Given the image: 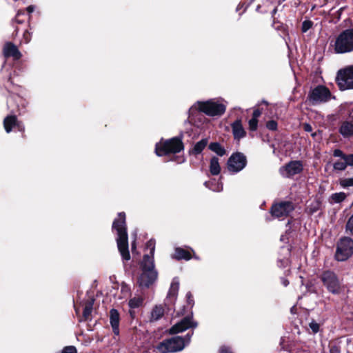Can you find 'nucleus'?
Listing matches in <instances>:
<instances>
[{"label": "nucleus", "mask_w": 353, "mask_h": 353, "mask_svg": "<svg viewBox=\"0 0 353 353\" xmlns=\"http://www.w3.org/2000/svg\"><path fill=\"white\" fill-rule=\"evenodd\" d=\"M246 165V158L241 153L233 154L228 161V170L236 173L243 170Z\"/></svg>", "instance_id": "12"}, {"label": "nucleus", "mask_w": 353, "mask_h": 353, "mask_svg": "<svg viewBox=\"0 0 353 353\" xmlns=\"http://www.w3.org/2000/svg\"><path fill=\"white\" fill-rule=\"evenodd\" d=\"M331 98L330 90L323 85H319L312 90L308 95V99L312 105L325 103Z\"/></svg>", "instance_id": "10"}, {"label": "nucleus", "mask_w": 353, "mask_h": 353, "mask_svg": "<svg viewBox=\"0 0 353 353\" xmlns=\"http://www.w3.org/2000/svg\"><path fill=\"white\" fill-rule=\"evenodd\" d=\"M163 307L161 305H156L151 312V320L157 321L163 316Z\"/></svg>", "instance_id": "24"}, {"label": "nucleus", "mask_w": 353, "mask_h": 353, "mask_svg": "<svg viewBox=\"0 0 353 353\" xmlns=\"http://www.w3.org/2000/svg\"><path fill=\"white\" fill-rule=\"evenodd\" d=\"M112 228L117 232V243L122 259L125 261L130 260V254L128 250V239L125 226V213H119L118 217L113 222Z\"/></svg>", "instance_id": "1"}, {"label": "nucleus", "mask_w": 353, "mask_h": 353, "mask_svg": "<svg viewBox=\"0 0 353 353\" xmlns=\"http://www.w3.org/2000/svg\"><path fill=\"white\" fill-rule=\"evenodd\" d=\"M3 125L7 133L10 132L12 128L16 125L19 127L20 130H23V128H21L19 123L17 122V117L14 115L6 117L3 120Z\"/></svg>", "instance_id": "19"}, {"label": "nucleus", "mask_w": 353, "mask_h": 353, "mask_svg": "<svg viewBox=\"0 0 353 353\" xmlns=\"http://www.w3.org/2000/svg\"><path fill=\"white\" fill-rule=\"evenodd\" d=\"M210 172L212 175H218L221 172V166L219 165V159L212 157L210 162Z\"/></svg>", "instance_id": "22"}, {"label": "nucleus", "mask_w": 353, "mask_h": 353, "mask_svg": "<svg viewBox=\"0 0 353 353\" xmlns=\"http://www.w3.org/2000/svg\"><path fill=\"white\" fill-rule=\"evenodd\" d=\"M281 282L284 286H288L289 284V281L285 279H282Z\"/></svg>", "instance_id": "46"}, {"label": "nucleus", "mask_w": 353, "mask_h": 353, "mask_svg": "<svg viewBox=\"0 0 353 353\" xmlns=\"http://www.w3.org/2000/svg\"><path fill=\"white\" fill-rule=\"evenodd\" d=\"M141 273L138 278V283L141 288H149L154 283L158 273L154 269V259L145 254L141 265Z\"/></svg>", "instance_id": "2"}, {"label": "nucleus", "mask_w": 353, "mask_h": 353, "mask_svg": "<svg viewBox=\"0 0 353 353\" xmlns=\"http://www.w3.org/2000/svg\"><path fill=\"white\" fill-rule=\"evenodd\" d=\"M220 353H232L230 350L225 347H222L220 349Z\"/></svg>", "instance_id": "42"}, {"label": "nucleus", "mask_w": 353, "mask_h": 353, "mask_svg": "<svg viewBox=\"0 0 353 353\" xmlns=\"http://www.w3.org/2000/svg\"><path fill=\"white\" fill-rule=\"evenodd\" d=\"M346 194L344 192H337L332 194L330 199L334 203H341L344 201L346 198Z\"/></svg>", "instance_id": "30"}, {"label": "nucleus", "mask_w": 353, "mask_h": 353, "mask_svg": "<svg viewBox=\"0 0 353 353\" xmlns=\"http://www.w3.org/2000/svg\"><path fill=\"white\" fill-rule=\"evenodd\" d=\"M321 280L330 293L338 294L341 292V283L334 272L330 270L323 272L321 275Z\"/></svg>", "instance_id": "7"}, {"label": "nucleus", "mask_w": 353, "mask_h": 353, "mask_svg": "<svg viewBox=\"0 0 353 353\" xmlns=\"http://www.w3.org/2000/svg\"><path fill=\"white\" fill-rule=\"evenodd\" d=\"M208 144V140L204 139L197 142L193 149L192 152L194 154H200Z\"/></svg>", "instance_id": "28"}, {"label": "nucleus", "mask_w": 353, "mask_h": 353, "mask_svg": "<svg viewBox=\"0 0 353 353\" xmlns=\"http://www.w3.org/2000/svg\"><path fill=\"white\" fill-rule=\"evenodd\" d=\"M276 12V8H274V9L273 10V11H272V14H275Z\"/></svg>", "instance_id": "49"}, {"label": "nucleus", "mask_w": 353, "mask_h": 353, "mask_svg": "<svg viewBox=\"0 0 353 353\" xmlns=\"http://www.w3.org/2000/svg\"><path fill=\"white\" fill-rule=\"evenodd\" d=\"M346 230L353 234V214L350 217L347 222Z\"/></svg>", "instance_id": "35"}, {"label": "nucleus", "mask_w": 353, "mask_h": 353, "mask_svg": "<svg viewBox=\"0 0 353 353\" xmlns=\"http://www.w3.org/2000/svg\"><path fill=\"white\" fill-rule=\"evenodd\" d=\"M281 241H283V236H281Z\"/></svg>", "instance_id": "50"}, {"label": "nucleus", "mask_w": 353, "mask_h": 353, "mask_svg": "<svg viewBox=\"0 0 353 353\" xmlns=\"http://www.w3.org/2000/svg\"><path fill=\"white\" fill-rule=\"evenodd\" d=\"M34 10V7L33 6H29L27 8V11H28L29 13H32Z\"/></svg>", "instance_id": "45"}, {"label": "nucleus", "mask_w": 353, "mask_h": 353, "mask_svg": "<svg viewBox=\"0 0 353 353\" xmlns=\"http://www.w3.org/2000/svg\"><path fill=\"white\" fill-rule=\"evenodd\" d=\"M205 185L214 192H221L223 190V185L215 181L205 182Z\"/></svg>", "instance_id": "29"}, {"label": "nucleus", "mask_w": 353, "mask_h": 353, "mask_svg": "<svg viewBox=\"0 0 353 353\" xmlns=\"http://www.w3.org/2000/svg\"><path fill=\"white\" fill-rule=\"evenodd\" d=\"M183 149V145L180 139L172 138L163 143L156 145L155 152L158 156H163L170 153L179 152Z\"/></svg>", "instance_id": "6"}, {"label": "nucleus", "mask_w": 353, "mask_h": 353, "mask_svg": "<svg viewBox=\"0 0 353 353\" xmlns=\"http://www.w3.org/2000/svg\"><path fill=\"white\" fill-rule=\"evenodd\" d=\"M339 132L345 139L353 137V114L348 119L341 121Z\"/></svg>", "instance_id": "16"}, {"label": "nucleus", "mask_w": 353, "mask_h": 353, "mask_svg": "<svg viewBox=\"0 0 353 353\" xmlns=\"http://www.w3.org/2000/svg\"><path fill=\"white\" fill-rule=\"evenodd\" d=\"M258 125V121L256 119L252 118L249 121V128L250 130L254 131L256 130Z\"/></svg>", "instance_id": "34"}, {"label": "nucleus", "mask_w": 353, "mask_h": 353, "mask_svg": "<svg viewBox=\"0 0 353 353\" xmlns=\"http://www.w3.org/2000/svg\"><path fill=\"white\" fill-rule=\"evenodd\" d=\"M294 205L292 202L285 201L272 205L271 208L272 215L276 218H284L294 210Z\"/></svg>", "instance_id": "13"}, {"label": "nucleus", "mask_w": 353, "mask_h": 353, "mask_svg": "<svg viewBox=\"0 0 353 353\" xmlns=\"http://www.w3.org/2000/svg\"><path fill=\"white\" fill-rule=\"evenodd\" d=\"M61 353H77V349L74 346L65 347Z\"/></svg>", "instance_id": "36"}, {"label": "nucleus", "mask_w": 353, "mask_h": 353, "mask_svg": "<svg viewBox=\"0 0 353 353\" xmlns=\"http://www.w3.org/2000/svg\"><path fill=\"white\" fill-rule=\"evenodd\" d=\"M336 80L341 90L353 89V65L339 70Z\"/></svg>", "instance_id": "8"}, {"label": "nucleus", "mask_w": 353, "mask_h": 353, "mask_svg": "<svg viewBox=\"0 0 353 353\" xmlns=\"http://www.w3.org/2000/svg\"><path fill=\"white\" fill-rule=\"evenodd\" d=\"M303 128L306 132H311L312 131V127L308 123H305L303 125Z\"/></svg>", "instance_id": "44"}, {"label": "nucleus", "mask_w": 353, "mask_h": 353, "mask_svg": "<svg viewBox=\"0 0 353 353\" xmlns=\"http://www.w3.org/2000/svg\"><path fill=\"white\" fill-rule=\"evenodd\" d=\"M333 156L340 158L333 164L334 170L343 171L347 166H353V154H345L342 150L336 149L333 152Z\"/></svg>", "instance_id": "11"}, {"label": "nucleus", "mask_w": 353, "mask_h": 353, "mask_svg": "<svg viewBox=\"0 0 353 353\" xmlns=\"http://www.w3.org/2000/svg\"><path fill=\"white\" fill-rule=\"evenodd\" d=\"M266 127L270 130H275L277 128V123L273 120L269 121L266 124Z\"/></svg>", "instance_id": "37"}, {"label": "nucleus", "mask_w": 353, "mask_h": 353, "mask_svg": "<svg viewBox=\"0 0 353 353\" xmlns=\"http://www.w3.org/2000/svg\"><path fill=\"white\" fill-rule=\"evenodd\" d=\"M3 54L6 57H12L14 59H19L21 57V53L17 47L12 43H7L3 48Z\"/></svg>", "instance_id": "18"}, {"label": "nucleus", "mask_w": 353, "mask_h": 353, "mask_svg": "<svg viewBox=\"0 0 353 353\" xmlns=\"http://www.w3.org/2000/svg\"><path fill=\"white\" fill-rule=\"evenodd\" d=\"M93 303H94L93 299L88 301L85 303L84 309H83V316L85 320H88L90 319L91 313L92 312Z\"/></svg>", "instance_id": "26"}, {"label": "nucleus", "mask_w": 353, "mask_h": 353, "mask_svg": "<svg viewBox=\"0 0 353 353\" xmlns=\"http://www.w3.org/2000/svg\"><path fill=\"white\" fill-rule=\"evenodd\" d=\"M143 299L142 297L138 296H134L130 299L128 305L131 310L139 307L143 305Z\"/></svg>", "instance_id": "25"}, {"label": "nucleus", "mask_w": 353, "mask_h": 353, "mask_svg": "<svg viewBox=\"0 0 353 353\" xmlns=\"http://www.w3.org/2000/svg\"><path fill=\"white\" fill-rule=\"evenodd\" d=\"M313 23L310 20L304 21L302 23V32H306L312 27Z\"/></svg>", "instance_id": "32"}, {"label": "nucleus", "mask_w": 353, "mask_h": 353, "mask_svg": "<svg viewBox=\"0 0 353 353\" xmlns=\"http://www.w3.org/2000/svg\"><path fill=\"white\" fill-rule=\"evenodd\" d=\"M294 309H295V306H293V307L291 308V312H292V313H294Z\"/></svg>", "instance_id": "48"}, {"label": "nucleus", "mask_w": 353, "mask_h": 353, "mask_svg": "<svg viewBox=\"0 0 353 353\" xmlns=\"http://www.w3.org/2000/svg\"><path fill=\"white\" fill-rule=\"evenodd\" d=\"M173 258L178 259V260H181V259L189 260L191 259V254L188 251L185 250L180 248H177L175 250V252L173 256Z\"/></svg>", "instance_id": "23"}, {"label": "nucleus", "mask_w": 353, "mask_h": 353, "mask_svg": "<svg viewBox=\"0 0 353 353\" xmlns=\"http://www.w3.org/2000/svg\"><path fill=\"white\" fill-rule=\"evenodd\" d=\"M179 289V281L178 279L174 278L170 285V290L168 294V298L172 301H175Z\"/></svg>", "instance_id": "21"}, {"label": "nucleus", "mask_w": 353, "mask_h": 353, "mask_svg": "<svg viewBox=\"0 0 353 353\" xmlns=\"http://www.w3.org/2000/svg\"><path fill=\"white\" fill-rule=\"evenodd\" d=\"M195 109H198L200 112H202L208 116L214 117L223 114L225 111V105L215 100H209L204 102L198 101L190 108V115Z\"/></svg>", "instance_id": "4"}, {"label": "nucleus", "mask_w": 353, "mask_h": 353, "mask_svg": "<svg viewBox=\"0 0 353 353\" xmlns=\"http://www.w3.org/2000/svg\"><path fill=\"white\" fill-rule=\"evenodd\" d=\"M232 128L234 139H240L245 137V132L242 126L241 121H236L232 125Z\"/></svg>", "instance_id": "20"}, {"label": "nucleus", "mask_w": 353, "mask_h": 353, "mask_svg": "<svg viewBox=\"0 0 353 353\" xmlns=\"http://www.w3.org/2000/svg\"><path fill=\"white\" fill-rule=\"evenodd\" d=\"M147 248H149L150 250V254L151 256H149L150 257H152L154 259V252L155 250V242L153 240H150L147 242L146 244Z\"/></svg>", "instance_id": "33"}, {"label": "nucleus", "mask_w": 353, "mask_h": 353, "mask_svg": "<svg viewBox=\"0 0 353 353\" xmlns=\"http://www.w3.org/2000/svg\"><path fill=\"white\" fill-rule=\"evenodd\" d=\"M24 43H28L30 41V34L28 32L23 34Z\"/></svg>", "instance_id": "40"}, {"label": "nucleus", "mask_w": 353, "mask_h": 353, "mask_svg": "<svg viewBox=\"0 0 353 353\" xmlns=\"http://www.w3.org/2000/svg\"><path fill=\"white\" fill-rule=\"evenodd\" d=\"M303 170V164L300 161H292L279 170L281 174L285 178H290L299 174Z\"/></svg>", "instance_id": "15"}, {"label": "nucleus", "mask_w": 353, "mask_h": 353, "mask_svg": "<svg viewBox=\"0 0 353 353\" xmlns=\"http://www.w3.org/2000/svg\"><path fill=\"white\" fill-rule=\"evenodd\" d=\"M334 51L337 54L353 51V29L346 30L338 36L334 43Z\"/></svg>", "instance_id": "5"}, {"label": "nucleus", "mask_w": 353, "mask_h": 353, "mask_svg": "<svg viewBox=\"0 0 353 353\" xmlns=\"http://www.w3.org/2000/svg\"><path fill=\"white\" fill-rule=\"evenodd\" d=\"M261 112L259 110H255L254 112H253V119H257V118L259 117H260L261 115Z\"/></svg>", "instance_id": "41"}, {"label": "nucleus", "mask_w": 353, "mask_h": 353, "mask_svg": "<svg viewBox=\"0 0 353 353\" xmlns=\"http://www.w3.org/2000/svg\"><path fill=\"white\" fill-rule=\"evenodd\" d=\"M340 185L343 188L353 186V176L351 178L341 179L339 181Z\"/></svg>", "instance_id": "31"}, {"label": "nucleus", "mask_w": 353, "mask_h": 353, "mask_svg": "<svg viewBox=\"0 0 353 353\" xmlns=\"http://www.w3.org/2000/svg\"><path fill=\"white\" fill-rule=\"evenodd\" d=\"M209 148L221 157L225 154V149L217 142L211 143L209 145Z\"/></svg>", "instance_id": "27"}, {"label": "nucleus", "mask_w": 353, "mask_h": 353, "mask_svg": "<svg viewBox=\"0 0 353 353\" xmlns=\"http://www.w3.org/2000/svg\"><path fill=\"white\" fill-rule=\"evenodd\" d=\"M353 254V240L349 237L341 239L337 244L335 258L339 261H344Z\"/></svg>", "instance_id": "9"}, {"label": "nucleus", "mask_w": 353, "mask_h": 353, "mask_svg": "<svg viewBox=\"0 0 353 353\" xmlns=\"http://www.w3.org/2000/svg\"><path fill=\"white\" fill-rule=\"evenodd\" d=\"M192 334L193 332L191 334H188L185 338L174 336L163 340L158 345L157 349L161 353H172L181 351L190 343Z\"/></svg>", "instance_id": "3"}, {"label": "nucleus", "mask_w": 353, "mask_h": 353, "mask_svg": "<svg viewBox=\"0 0 353 353\" xmlns=\"http://www.w3.org/2000/svg\"><path fill=\"white\" fill-rule=\"evenodd\" d=\"M196 326L197 323L192 320V316H188L171 327L169 330V333L170 334H176L190 328H195Z\"/></svg>", "instance_id": "14"}, {"label": "nucleus", "mask_w": 353, "mask_h": 353, "mask_svg": "<svg viewBox=\"0 0 353 353\" xmlns=\"http://www.w3.org/2000/svg\"><path fill=\"white\" fill-rule=\"evenodd\" d=\"M119 313L116 309H112L110 311V323L112 331L116 336L119 334Z\"/></svg>", "instance_id": "17"}, {"label": "nucleus", "mask_w": 353, "mask_h": 353, "mask_svg": "<svg viewBox=\"0 0 353 353\" xmlns=\"http://www.w3.org/2000/svg\"><path fill=\"white\" fill-rule=\"evenodd\" d=\"M331 353H340V350L337 346H333L330 349Z\"/></svg>", "instance_id": "43"}, {"label": "nucleus", "mask_w": 353, "mask_h": 353, "mask_svg": "<svg viewBox=\"0 0 353 353\" xmlns=\"http://www.w3.org/2000/svg\"><path fill=\"white\" fill-rule=\"evenodd\" d=\"M136 250V244H135V241L132 243V252H134V251Z\"/></svg>", "instance_id": "47"}, {"label": "nucleus", "mask_w": 353, "mask_h": 353, "mask_svg": "<svg viewBox=\"0 0 353 353\" xmlns=\"http://www.w3.org/2000/svg\"><path fill=\"white\" fill-rule=\"evenodd\" d=\"M186 297H187L188 304L190 305V307H192L194 304L192 294L190 292H188L186 294Z\"/></svg>", "instance_id": "39"}, {"label": "nucleus", "mask_w": 353, "mask_h": 353, "mask_svg": "<svg viewBox=\"0 0 353 353\" xmlns=\"http://www.w3.org/2000/svg\"><path fill=\"white\" fill-rule=\"evenodd\" d=\"M309 326L314 333H317L319 330V325L314 321L310 323Z\"/></svg>", "instance_id": "38"}]
</instances>
